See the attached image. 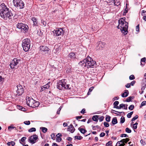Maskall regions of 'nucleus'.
I'll list each match as a JSON object with an SVG mask.
<instances>
[{"instance_id": "f257e3e1", "label": "nucleus", "mask_w": 146, "mask_h": 146, "mask_svg": "<svg viewBox=\"0 0 146 146\" xmlns=\"http://www.w3.org/2000/svg\"><path fill=\"white\" fill-rule=\"evenodd\" d=\"M79 64L83 68L86 67L87 68H94L96 66V62L93 61L89 56H88L87 58L80 62Z\"/></svg>"}, {"instance_id": "f03ea898", "label": "nucleus", "mask_w": 146, "mask_h": 146, "mask_svg": "<svg viewBox=\"0 0 146 146\" xmlns=\"http://www.w3.org/2000/svg\"><path fill=\"white\" fill-rule=\"evenodd\" d=\"M125 18H121L118 21V25L117 28L120 29L122 33L126 35L127 34L128 29V23L125 21Z\"/></svg>"}, {"instance_id": "7ed1b4c3", "label": "nucleus", "mask_w": 146, "mask_h": 146, "mask_svg": "<svg viewBox=\"0 0 146 146\" xmlns=\"http://www.w3.org/2000/svg\"><path fill=\"white\" fill-rule=\"evenodd\" d=\"M26 99L27 105L32 108L38 107L40 104L39 102L36 101L32 98L29 97H27Z\"/></svg>"}, {"instance_id": "20e7f679", "label": "nucleus", "mask_w": 146, "mask_h": 146, "mask_svg": "<svg viewBox=\"0 0 146 146\" xmlns=\"http://www.w3.org/2000/svg\"><path fill=\"white\" fill-rule=\"evenodd\" d=\"M0 15L4 19L7 20L11 19L13 15L9 10H0Z\"/></svg>"}, {"instance_id": "39448f33", "label": "nucleus", "mask_w": 146, "mask_h": 146, "mask_svg": "<svg viewBox=\"0 0 146 146\" xmlns=\"http://www.w3.org/2000/svg\"><path fill=\"white\" fill-rule=\"evenodd\" d=\"M30 40L28 38L24 39L23 40L22 46L25 52L28 51L30 48Z\"/></svg>"}, {"instance_id": "423d86ee", "label": "nucleus", "mask_w": 146, "mask_h": 146, "mask_svg": "<svg viewBox=\"0 0 146 146\" xmlns=\"http://www.w3.org/2000/svg\"><path fill=\"white\" fill-rule=\"evenodd\" d=\"M13 2L14 5L17 8L22 9L23 8L24 4L23 1L19 0H13Z\"/></svg>"}, {"instance_id": "0eeeda50", "label": "nucleus", "mask_w": 146, "mask_h": 146, "mask_svg": "<svg viewBox=\"0 0 146 146\" xmlns=\"http://www.w3.org/2000/svg\"><path fill=\"white\" fill-rule=\"evenodd\" d=\"M66 80H59L58 82V84L60 85L62 87H64V89H70V88H69V84H66V82H65Z\"/></svg>"}, {"instance_id": "6e6552de", "label": "nucleus", "mask_w": 146, "mask_h": 146, "mask_svg": "<svg viewBox=\"0 0 146 146\" xmlns=\"http://www.w3.org/2000/svg\"><path fill=\"white\" fill-rule=\"evenodd\" d=\"M54 35L55 36H59L63 35L64 33L63 30L61 28H57L52 31Z\"/></svg>"}, {"instance_id": "1a4fd4ad", "label": "nucleus", "mask_w": 146, "mask_h": 146, "mask_svg": "<svg viewBox=\"0 0 146 146\" xmlns=\"http://www.w3.org/2000/svg\"><path fill=\"white\" fill-rule=\"evenodd\" d=\"M38 138V136L35 134L34 135L29 137V141L31 143L33 144L36 142V140Z\"/></svg>"}, {"instance_id": "9d476101", "label": "nucleus", "mask_w": 146, "mask_h": 146, "mask_svg": "<svg viewBox=\"0 0 146 146\" xmlns=\"http://www.w3.org/2000/svg\"><path fill=\"white\" fill-rule=\"evenodd\" d=\"M17 95L18 96L21 95L24 92V90L22 86L20 85H17Z\"/></svg>"}, {"instance_id": "9b49d317", "label": "nucleus", "mask_w": 146, "mask_h": 146, "mask_svg": "<svg viewBox=\"0 0 146 146\" xmlns=\"http://www.w3.org/2000/svg\"><path fill=\"white\" fill-rule=\"evenodd\" d=\"M40 52H45V53H47L50 50L46 46H41L40 47Z\"/></svg>"}, {"instance_id": "f8f14e48", "label": "nucleus", "mask_w": 146, "mask_h": 146, "mask_svg": "<svg viewBox=\"0 0 146 146\" xmlns=\"http://www.w3.org/2000/svg\"><path fill=\"white\" fill-rule=\"evenodd\" d=\"M22 28L21 29V31L24 32V31L26 32L28 30V26L25 24H22V25L21 26Z\"/></svg>"}, {"instance_id": "ddd939ff", "label": "nucleus", "mask_w": 146, "mask_h": 146, "mask_svg": "<svg viewBox=\"0 0 146 146\" xmlns=\"http://www.w3.org/2000/svg\"><path fill=\"white\" fill-rule=\"evenodd\" d=\"M106 43L104 42H103L101 41H99L97 43V46L99 47V48L100 49H102V48L104 47Z\"/></svg>"}, {"instance_id": "4468645a", "label": "nucleus", "mask_w": 146, "mask_h": 146, "mask_svg": "<svg viewBox=\"0 0 146 146\" xmlns=\"http://www.w3.org/2000/svg\"><path fill=\"white\" fill-rule=\"evenodd\" d=\"M75 130V129L72 124L68 126V131H70L71 133H73Z\"/></svg>"}, {"instance_id": "2eb2a0df", "label": "nucleus", "mask_w": 146, "mask_h": 146, "mask_svg": "<svg viewBox=\"0 0 146 146\" xmlns=\"http://www.w3.org/2000/svg\"><path fill=\"white\" fill-rule=\"evenodd\" d=\"M21 61L20 59H18L17 58H14L13 60H12V63H14V64L16 66L19 63V62Z\"/></svg>"}, {"instance_id": "dca6fc26", "label": "nucleus", "mask_w": 146, "mask_h": 146, "mask_svg": "<svg viewBox=\"0 0 146 146\" xmlns=\"http://www.w3.org/2000/svg\"><path fill=\"white\" fill-rule=\"evenodd\" d=\"M128 91L127 90H125V92L122 94L121 96L123 98L126 97L128 96Z\"/></svg>"}, {"instance_id": "f3484780", "label": "nucleus", "mask_w": 146, "mask_h": 146, "mask_svg": "<svg viewBox=\"0 0 146 146\" xmlns=\"http://www.w3.org/2000/svg\"><path fill=\"white\" fill-rule=\"evenodd\" d=\"M49 85L48 84H46L44 86H42L40 90V92L45 90L46 89L48 88L49 87Z\"/></svg>"}, {"instance_id": "a211bd4d", "label": "nucleus", "mask_w": 146, "mask_h": 146, "mask_svg": "<svg viewBox=\"0 0 146 146\" xmlns=\"http://www.w3.org/2000/svg\"><path fill=\"white\" fill-rule=\"evenodd\" d=\"M0 9H9L4 3H2L0 5Z\"/></svg>"}, {"instance_id": "6ab92c4d", "label": "nucleus", "mask_w": 146, "mask_h": 146, "mask_svg": "<svg viewBox=\"0 0 146 146\" xmlns=\"http://www.w3.org/2000/svg\"><path fill=\"white\" fill-rule=\"evenodd\" d=\"M111 122L113 125L117 123V118L116 117H113L112 119Z\"/></svg>"}, {"instance_id": "aec40b11", "label": "nucleus", "mask_w": 146, "mask_h": 146, "mask_svg": "<svg viewBox=\"0 0 146 146\" xmlns=\"http://www.w3.org/2000/svg\"><path fill=\"white\" fill-rule=\"evenodd\" d=\"M146 61V59L145 57L141 58V64L143 66L145 65Z\"/></svg>"}, {"instance_id": "412c9836", "label": "nucleus", "mask_w": 146, "mask_h": 146, "mask_svg": "<svg viewBox=\"0 0 146 146\" xmlns=\"http://www.w3.org/2000/svg\"><path fill=\"white\" fill-rule=\"evenodd\" d=\"M78 129L80 131L81 133L83 134L85 133L87 131L86 129L83 128H80V127H79L78 128Z\"/></svg>"}, {"instance_id": "4be33fe9", "label": "nucleus", "mask_w": 146, "mask_h": 146, "mask_svg": "<svg viewBox=\"0 0 146 146\" xmlns=\"http://www.w3.org/2000/svg\"><path fill=\"white\" fill-rule=\"evenodd\" d=\"M125 104H122L119 105V106H117V109H119L121 108H124L125 107Z\"/></svg>"}, {"instance_id": "5701e85b", "label": "nucleus", "mask_w": 146, "mask_h": 146, "mask_svg": "<svg viewBox=\"0 0 146 146\" xmlns=\"http://www.w3.org/2000/svg\"><path fill=\"white\" fill-rule=\"evenodd\" d=\"M32 20L33 22L34 25L35 26L37 25L38 22L36 19L35 17H33L32 18Z\"/></svg>"}, {"instance_id": "b1692460", "label": "nucleus", "mask_w": 146, "mask_h": 146, "mask_svg": "<svg viewBox=\"0 0 146 146\" xmlns=\"http://www.w3.org/2000/svg\"><path fill=\"white\" fill-rule=\"evenodd\" d=\"M98 116L97 115H95L93 116L92 119L94 121L98 122Z\"/></svg>"}, {"instance_id": "393cba45", "label": "nucleus", "mask_w": 146, "mask_h": 146, "mask_svg": "<svg viewBox=\"0 0 146 146\" xmlns=\"http://www.w3.org/2000/svg\"><path fill=\"white\" fill-rule=\"evenodd\" d=\"M129 140V139L128 138H126L125 139H123L121 140L120 142L122 143H123L124 142L126 143L127 142H128Z\"/></svg>"}, {"instance_id": "a878e982", "label": "nucleus", "mask_w": 146, "mask_h": 146, "mask_svg": "<svg viewBox=\"0 0 146 146\" xmlns=\"http://www.w3.org/2000/svg\"><path fill=\"white\" fill-rule=\"evenodd\" d=\"M113 3H114V4L115 5L117 6H120V3L118 1H115Z\"/></svg>"}, {"instance_id": "bb28decb", "label": "nucleus", "mask_w": 146, "mask_h": 146, "mask_svg": "<svg viewBox=\"0 0 146 146\" xmlns=\"http://www.w3.org/2000/svg\"><path fill=\"white\" fill-rule=\"evenodd\" d=\"M134 98V97L133 96H130L127 98L126 101L128 102H130L131 101V99H133Z\"/></svg>"}, {"instance_id": "cd10ccee", "label": "nucleus", "mask_w": 146, "mask_h": 146, "mask_svg": "<svg viewBox=\"0 0 146 146\" xmlns=\"http://www.w3.org/2000/svg\"><path fill=\"white\" fill-rule=\"evenodd\" d=\"M40 129H42L43 133H45L47 131V129L45 127H41L40 128Z\"/></svg>"}, {"instance_id": "c85d7f7f", "label": "nucleus", "mask_w": 146, "mask_h": 146, "mask_svg": "<svg viewBox=\"0 0 146 146\" xmlns=\"http://www.w3.org/2000/svg\"><path fill=\"white\" fill-rule=\"evenodd\" d=\"M119 104L118 101H116L113 103V108H117V107L118 106L117 105Z\"/></svg>"}, {"instance_id": "c756f323", "label": "nucleus", "mask_w": 146, "mask_h": 146, "mask_svg": "<svg viewBox=\"0 0 146 146\" xmlns=\"http://www.w3.org/2000/svg\"><path fill=\"white\" fill-rule=\"evenodd\" d=\"M26 139H27V138L26 137H22L21 138V140H19L20 143L21 144H22V143H21V142H24V141Z\"/></svg>"}, {"instance_id": "7c9ffc66", "label": "nucleus", "mask_w": 146, "mask_h": 146, "mask_svg": "<svg viewBox=\"0 0 146 146\" xmlns=\"http://www.w3.org/2000/svg\"><path fill=\"white\" fill-rule=\"evenodd\" d=\"M22 23H18L17 25V28L21 30V28H22L21 26L22 25Z\"/></svg>"}, {"instance_id": "2f4dec72", "label": "nucleus", "mask_w": 146, "mask_h": 146, "mask_svg": "<svg viewBox=\"0 0 146 146\" xmlns=\"http://www.w3.org/2000/svg\"><path fill=\"white\" fill-rule=\"evenodd\" d=\"M111 117L108 115H106V120L107 122H110V120Z\"/></svg>"}, {"instance_id": "473e14b6", "label": "nucleus", "mask_w": 146, "mask_h": 146, "mask_svg": "<svg viewBox=\"0 0 146 146\" xmlns=\"http://www.w3.org/2000/svg\"><path fill=\"white\" fill-rule=\"evenodd\" d=\"M125 121V117L123 116H122L120 119V123H123Z\"/></svg>"}, {"instance_id": "72a5a7b5", "label": "nucleus", "mask_w": 146, "mask_h": 146, "mask_svg": "<svg viewBox=\"0 0 146 146\" xmlns=\"http://www.w3.org/2000/svg\"><path fill=\"white\" fill-rule=\"evenodd\" d=\"M36 131V129L34 127H32L29 129L28 130V131L29 132H31L33 131Z\"/></svg>"}, {"instance_id": "f704fd0d", "label": "nucleus", "mask_w": 146, "mask_h": 146, "mask_svg": "<svg viewBox=\"0 0 146 146\" xmlns=\"http://www.w3.org/2000/svg\"><path fill=\"white\" fill-rule=\"evenodd\" d=\"M74 138H75V139H77L79 140H80L83 138V137L81 136H76L74 137Z\"/></svg>"}, {"instance_id": "c9c22d12", "label": "nucleus", "mask_w": 146, "mask_h": 146, "mask_svg": "<svg viewBox=\"0 0 146 146\" xmlns=\"http://www.w3.org/2000/svg\"><path fill=\"white\" fill-rule=\"evenodd\" d=\"M75 54L74 52H71L70 53L69 55V56L71 58H72L73 57L75 56Z\"/></svg>"}, {"instance_id": "e433bc0d", "label": "nucleus", "mask_w": 146, "mask_h": 146, "mask_svg": "<svg viewBox=\"0 0 146 146\" xmlns=\"http://www.w3.org/2000/svg\"><path fill=\"white\" fill-rule=\"evenodd\" d=\"M94 88V87L93 86L89 88L88 91V92L87 93V95H89L90 94V93L92 91Z\"/></svg>"}, {"instance_id": "4c0bfd02", "label": "nucleus", "mask_w": 146, "mask_h": 146, "mask_svg": "<svg viewBox=\"0 0 146 146\" xmlns=\"http://www.w3.org/2000/svg\"><path fill=\"white\" fill-rule=\"evenodd\" d=\"M17 108L19 110L23 111H24V110H23V109H25V108H24L22 106H20L19 105H17Z\"/></svg>"}, {"instance_id": "58836bf2", "label": "nucleus", "mask_w": 146, "mask_h": 146, "mask_svg": "<svg viewBox=\"0 0 146 146\" xmlns=\"http://www.w3.org/2000/svg\"><path fill=\"white\" fill-rule=\"evenodd\" d=\"M2 74L0 73V82H3L4 81V78H3L2 75Z\"/></svg>"}, {"instance_id": "ea45409f", "label": "nucleus", "mask_w": 146, "mask_h": 146, "mask_svg": "<svg viewBox=\"0 0 146 146\" xmlns=\"http://www.w3.org/2000/svg\"><path fill=\"white\" fill-rule=\"evenodd\" d=\"M133 113V111H131L130 113H128V114L127 115V117L130 118L131 117V115Z\"/></svg>"}, {"instance_id": "a19ab883", "label": "nucleus", "mask_w": 146, "mask_h": 146, "mask_svg": "<svg viewBox=\"0 0 146 146\" xmlns=\"http://www.w3.org/2000/svg\"><path fill=\"white\" fill-rule=\"evenodd\" d=\"M138 123L137 122H136L133 125V128L134 129H136L137 127V125Z\"/></svg>"}, {"instance_id": "79ce46f5", "label": "nucleus", "mask_w": 146, "mask_h": 146, "mask_svg": "<svg viewBox=\"0 0 146 146\" xmlns=\"http://www.w3.org/2000/svg\"><path fill=\"white\" fill-rule=\"evenodd\" d=\"M15 65L14 64V63H12V61L11 63L10 64V66L11 67V69H13L14 68V67L15 66Z\"/></svg>"}, {"instance_id": "37998d69", "label": "nucleus", "mask_w": 146, "mask_h": 146, "mask_svg": "<svg viewBox=\"0 0 146 146\" xmlns=\"http://www.w3.org/2000/svg\"><path fill=\"white\" fill-rule=\"evenodd\" d=\"M125 131L129 133H131V130L128 128H126L125 129Z\"/></svg>"}, {"instance_id": "c03bdc74", "label": "nucleus", "mask_w": 146, "mask_h": 146, "mask_svg": "<svg viewBox=\"0 0 146 146\" xmlns=\"http://www.w3.org/2000/svg\"><path fill=\"white\" fill-rule=\"evenodd\" d=\"M146 105V101H144L142 102L141 104V106H140V107L141 108V107L144 106L145 105Z\"/></svg>"}, {"instance_id": "a18cd8bd", "label": "nucleus", "mask_w": 146, "mask_h": 146, "mask_svg": "<svg viewBox=\"0 0 146 146\" xmlns=\"http://www.w3.org/2000/svg\"><path fill=\"white\" fill-rule=\"evenodd\" d=\"M104 126L106 127H108L109 126V124L106 121H104Z\"/></svg>"}, {"instance_id": "49530a36", "label": "nucleus", "mask_w": 146, "mask_h": 146, "mask_svg": "<svg viewBox=\"0 0 146 146\" xmlns=\"http://www.w3.org/2000/svg\"><path fill=\"white\" fill-rule=\"evenodd\" d=\"M138 117V116L137 115H136L135 117H133L131 119L132 121H135V120L136 119H137Z\"/></svg>"}, {"instance_id": "de8ad7c7", "label": "nucleus", "mask_w": 146, "mask_h": 146, "mask_svg": "<svg viewBox=\"0 0 146 146\" xmlns=\"http://www.w3.org/2000/svg\"><path fill=\"white\" fill-rule=\"evenodd\" d=\"M62 140V139L59 136H57L56 138V141L58 142H60Z\"/></svg>"}, {"instance_id": "09e8293b", "label": "nucleus", "mask_w": 146, "mask_h": 146, "mask_svg": "<svg viewBox=\"0 0 146 146\" xmlns=\"http://www.w3.org/2000/svg\"><path fill=\"white\" fill-rule=\"evenodd\" d=\"M14 128H15L16 130H17V129H16V127H15L9 126L8 127V129L9 130H12L14 129Z\"/></svg>"}, {"instance_id": "8fccbe9b", "label": "nucleus", "mask_w": 146, "mask_h": 146, "mask_svg": "<svg viewBox=\"0 0 146 146\" xmlns=\"http://www.w3.org/2000/svg\"><path fill=\"white\" fill-rule=\"evenodd\" d=\"M129 79L130 80H133L135 79V77L134 75H131L129 76Z\"/></svg>"}, {"instance_id": "3c124183", "label": "nucleus", "mask_w": 146, "mask_h": 146, "mask_svg": "<svg viewBox=\"0 0 146 146\" xmlns=\"http://www.w3.org/2000/svg\"><path fill=\"white\" fill-rule=\"evenodd\" d=\"M142 85H145L146 86V80L143 79V82L142 84Z\"/></svg>"}, {"instance_id": "603ef678", "label": "nucleus", "mask_w": 146, "mask_h": 146, "mask_svg": "<svg viewBox=\"0 0 146 146\" xmlns=\"http://www.w3.org/2000/svg\"><path fill=\"white\" fill-rule=\"evenodd\" d=\"M134 108V106L133 105H131L129 107V110H132Z\"/></svg>"}, {"instance_id": "864d4df0", "label": "nucleus", "mask_w": 146, "mask_h": 146, "mask_svg": "<svg viewBox=\"0 0 146 146\" xmlns=\"http://www.w3.org/2000/svg\"><path fill=\"white\" fill-rule=\"evenodd\" d=\"M111 111H115V112L119 113V114H121L123 115H125V113H124V112H118V111H115L114 110H112Z\"/></svg>"}, {"instance_id": "5fc2aeb1", "label": "nucleus", "mask_w": 146, "mask_h": 146, "mask_svg": "<svg viewBox=\"0 0 146 146\" xmlns=\"http://www.w3.org/2000/svg\"><path fill=\"white\" fill-rule=\"evenodd\" d=\"M24 123L25 124L27 125H29L30 124V122L29 121H25Z\"/></svg>"}, {"instance_id": "6e6d98bb", "label": "nucleus", "mask_w": 146, "mask_h": 146, "mask_svg": "<svg viewBox=\"0 0 146 146\" xmlns=\"http://www.w3.org/2000/svg\"><path fill=\"white\" fill-rule=\"evenodd\" d=\"M128 137V136L127 134H121L120 135V137Z\"/></svg>"}, {"instance_id": "4d7b16f0", "label": "nucleus", "mask_w": 146, "mask_h": 146, "mask_svg": "<svg viewBox=\"0 0 146 146\" xmlns=\"http://www.w3.org/2000/svg\"><path fill=\"white\" fill-rule=\"evenodd\" d=\"M141 14L142 16L146 15V11L144 10L142 11H141Z\"/></svg>"}, {"instance_id": "13d9d810", "label": "nucleus", "mask_w": 146, "mask_h": 146, "mask_svg": "<svg viewBox=\"0 0 146 146\" xmlns=\"http://www.w3.org/2000/svg\"><path fill=\"white\" fill-rule=\"evenodd\" d=\"M139 25H138L136 27V30L137 32H139Z\"/></svg>"}, {"instance_id": "bf43d9fd", "label": "nucleus", "mask_w": 146, "mask_h": 146, "mask_svg": "<svg viewBox=\"0 0 146 146\" xmlns=\"http://www.w3.org/2000/svg\"><path fill=\"white\" fill-rule=\"evenodd\" d=\"M120 142H120L119 141H118L117 143V144H119V146H124V145H125V144H124V143H122L121 144H120Z\"/></svg>"}, {"instance_id": "052dcab7", "label": "nucleus", "mask_w": 146, "mask_h": 146, "mask_svg": "<svg viewBox=\"0 0 146 146\" xmlns=\"http://www.w3.org/2000/svg\"><path fill=\"white\" fill-rule=\"evenodd\" d=\"M104 118V117L103 116H102L99 118V119L100 121L101 122L103 121Z\"/></svg>"}, {"instance_id": "680f3d73", "label": "nucleus", "mask_w": 146, "mask_h": 146, "mask_svg": "<svg viewBox=\"0 0 146 146\" xmlns=\"http://www.w3.org/2000/svg\"><path fill=\"white\" fill-rule=\"evenodd\" d=\"M105 135V133L104 132L101 133L100 135V137H104Z\"/></svg>"}, {"instance_id": "e2e57ef3", "label": "nucleus", "mask_w": 146, "mask_h": 146, "mask_svg": "<svg viewBox=\"0 0 146 146\" xmlns=\"http://www.w3.org/2000/svg\"><path fill=\"white\" fill-rule=\"evenodd\" d=\"M57 88L59 89V90H61L62 88L60 85L58 84L57 85Z\"/></svg>"}, {"instance_id": "0e129e2a", "label": "nucleus", "mask_w": 146, "mask_h": 146, "mask_svg": "<svg viewBox=\"0 0 146 146\" xmlns=\"http://www.w3.org/2000/svg\"><path fill=\"white\" fill-rule=\"evenodd\" d=\"M112 143L111 141H109L106 143V146H109Z\"/></svg>"}, {"instance_id": "69168bd1", "label": "nucleus", "mask_w": 146, "mask_h": 146, "mask_svg": "<svg viewBox=\"0 0 146 146\" xmlns=\"http://www.w3.org/2000/svg\"><path fill=\"white\" fill-rule=\"evenodd\" d=\"M140 142L141 144H143V145H145L146 144L145 142L142 139L140 141Z\"/></svg>"}, {"instance_id": "338daca9", "label": "nucleus", "mask_w": 146, "mask_h": 146, "mask_svg": "<svg viewBox=\"0 0 146 146\" xmlns=\"http://www.w3.org/2000/svg\"><path fill=\"white\" fill-rule=\"evenodd\" d=\"M128 10H124V11L123 12V15H125L128 12Z\"/></svg>"}, {"instance_id": "774afa93", "label": "nucleus", "mask_w": 146, "mask_h": 146, "mask_svg": "<svg viewBox=\"0 0 146 146\" xmlns=\"http://www.w3.org/2000/svg\"><path fill=\"white\" fill-rule=\"evenodd\" d=\"M135 80H133V81H132L130 83H129V84H130V86L131 85L132 86H133L134 85V84H135Z\"/></svg>"}]
</instances>
